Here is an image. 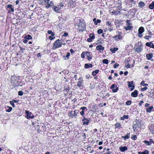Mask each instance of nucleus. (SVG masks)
<instances>
[{"label":"nucleus","mask_w":154,"mask_h":154,"mask_svg":"<svg viewBox=\"0 0 154 154\" xmlns=\"http://www.w3.org/2000/svg\"><path fill=\"white\" fill-rule=\"evenodd\" d=\"M143 101L142 100L139 103V105L140 106H141L142 104L143 103Z\"/></svg>","instance_id":"nucleus-64"},{"label":"nucleus","mask_w":154,"mask_h":154,"mask_svg":"<svg viewBox=\"0 0 154 154\" xmlns=\"http://www.w3.org/2000/svg\"><path fill=\"white\" fill-rule=\"evenodd\" d=\"M146 46H148L154 49V45L151 42H146Z\"/></svg>","instance_id":"nucleus-9"},{"label":"nucleus","mask_w":154,"mask_h":154,"mask_svg":"<svg viewBox=\"0 0 154 154\" xmlns=\"http://www.w3.org/2000/svg\"><path fill=\"white\" fill-rule=\"evenodd\" d=\"M115 125L116 126V128H119L121 127V125L119 123H118L116 124Z\"/></svg>","instance_id":"nucleus-34"},{"label":"nucleus","mask_w":154,"mask_h":154,"mask_svg":"<svg viewBox=\"0 0 154 154\" xmlns=\"http://www.w3.org/2000/svg\"><path fill=\"white\" fill-rule=\"evenodd\" d=\"M26 117L27 119L30 118L31 119H33L34 116L32 115V113L31 112H29V111H26Z\"/></svg>","instance_id":"nucleus-4"},{"label":"nucleus","mask_w":154,"mask_h":154,"mask_svg":"<svg viewBox=\"0 0 154 154\" xmlns=\"http://www.w3.org/2000/svg\"><path fill=\"white\" fill-rule=\"evenodd\" d=\"M125 67H127V68H129L130 66V65L128 63H127V64L125 65Z\"/></svg>","instance_id":"nucleus-55"},{"label":"nucleus","mask_w":154,"mask_h":154,"mask_svg":"<svg viewBox=\"0 0 154 154\" xmlns=\"http://www.w3.org/2000/svg\"><path fill=\"white\" fill-rule=\"evenodd\" d=\"M113 38L116 40L118 41L120 39L122 38V36L119 34L118 35H116V36H114Z\"/></svg>","instance_id":"nucleus-10"},{"label":"nucleus","mask_w":154,"mask_h":154,"mask_svg":"<svg viewBox=\"0 0 154 154\" xmlns=\"http://www.w3.org/2000/svg\"><path fill=\"white\" fill-rule=\"evenodd\" d=\"M89 36L90 38L92 39V40L94 39L95 38L93 34H90Z\"/></svg>","instance_id":"nucleus-38"},{"label":"nucleus","mask_w":154,"mask_h":154,"mask_svg":"<svg viewBox=\"0 0 154 154\" xmlns=\"http://www.w3.org/2000/svg\"><path fill=\"white\" fill-rule=\"evenodd\" d=\"M149 130L151 133L154 134V124H151L149 126Z\"/></svg>","instance_id":"nucleus-6"},{"label":"nucleus","mask_w":154,"mask_h":154,"mask_svg":"<svg viewBox=\"0 0 154 154\" xmlns=\"http://www.w3.org/2000/svg\"><path fill=\"white\" fill-rule=\"evenodd\" d=\"M79 82H78V83L77 84V86L79 87H82V81H83L82 78H80L79 79Z\"/></svg>","instance_id":"nucleus-8"},{"label":"nucleus","mask_w":154,"mask_h":154,"mask_svg":"<svg viewBox=\"0 0 154 154\" xmlns=\"http://www.w3.org/2000/svg\"><path fill=\"white\" fill-rule=\"evenodd\" d=\"M23 92L21 91H20L18 92V95L19 96H21L23 95Z\"/></svg>","instance_id":"nucleus-39"},{"label":"nucleus","mask_w":154,"mask_h":154,"mask_svg":"<svg viewBox=\"0 0 154 154\" xmlns=\"http://www.w3.org/2000/svg\"><path fill=\"white\" fill-rule=\"evenodd\" d=\"M144 31V29L143 27L141 26L138 29V33L142 34Z\"/></svg>","instance_id":"nucleus-14"},{"label":"nucleus","mask_w":154,"mask_h":154,"mask_svg":"<svg viewBox=\"0 0 154 154\" xmlns=\"http://www.w3.org/2000/svg\"><path fill=\"white\" fill-rule=\"evenodd\" d=\"M62 45V43L60 42V40L58 39L54 43L53 47L52 49L53 50H55L57 48L60 47Z\"/></svg>","instance_id":"nucleus-2"},{"label":"nucleus","mask_w":154,"mask_h":154,"mask_svg":"<svg viewBox=\"0 0 154 154\" xmlns=\"http://www.w3.org/2000/svg\"><path fill=\"white\" fill-rule=\"evenodd\" d=\"M142 48L141 46H139L138 48H136V51L137 52H141L142 50Z\"/></svg>","instance_id":"nucleus-24"},{"label":"nucleus","mask_w":154,"mask_h":154,"mask_svg":"<svg viewBox=\"0 0 154 154\" xmlns=\"http://www.w3.org/2000/svg\"><path fill=\"white\" fill-rule=\"evenodd\" d=\"M126 23H127L126 25L127 26H130V20H128L126 21Z\"/></svg>","instance_id":"nucleus-46"},{"label":"nucleus","mask_w":154,"mask_h":154,"mask_svg":"<svg viewBox=\"0 0 154 154\" xmlns=\"http://www.w3.org/2000/svg\"><path fill=\"white\" fill-rule=\"evenodd\" d=\"M85 52H83L81 54V57L82 58H84L85 57Z\"/></svg>","instance_id":"nucleus-47"},{"label":"nucleus","mask_w":154,"mask_h":154,"mask_svg":"<svg viewBox=\"0 0 154 154\" xmlns=\"http://www.w3.org/2000/svg\"><path fill=\"white\" fill-rule=\"evenodd\" d=\"M106 25L110 27H111L112 26V23L111 22H109V21H107V22L106 23Z\"/></svg>","instance_id":"nucleus-41"},{"label":"nucleus","mask_w":154,"mask_h":154,"mask_svg":"<svg viewBox=\"0 0 154 154\" xmlns=\"http://www.w3.org/2000/svg\"><path fill=\"white\" fill-rule=\"evenodd\" d=\"M117 86L115 85L114 84H112L111 87V88L112 90L114 89L115 88H117Z\"/></svg>","instance_id":"nucleus-37"},{"label":"nucleus","mask_w":154,"mask_h":154,"mask_svg":"<svg viewBox=\"0 0 154 154\" xmlns=\"http://www.w3.org/2000/svg\"><path fill=\"white\" fill-rule=\"evenodd\" d=\"M149 152L147 150H145L143 152H138V154H149Z\"/></svg>","instance_id":"nucleus-28"},{"label":"nucleus","mask_w":154,"mask_h":154,"mask_svg":"<svg viewBox=\"0 0 154 154\" xmlns=\"http://www.w3.org/2000/svg\"><path fill=\"white\" fill-rule=\"evenodd\" d=\"M140 85H143L145 87H146L148 85L147 84L145 83L144 81H142L140 83Z\"/></svg>","instance_id":"nucleus-32"},{"label":"nucleus","mask_w":154,"mask_h":154,"mask_svg":"<svg viewBox=\"0 0 154 154\" xmlns=\"http://www.w3.org/2000/svg\"><path fill=\"white\" fill-rule=\"evenodd\" d=\"M149 8L151 9L154 8V1L152 2L149 5Z\"/></svg>","instance_id":"nucleus-23"},{"label":"nucleus","mask_w":154,"mask_h":154,"mask_svg":"<svg viewBox=\"0 0 154 154\" xmlns=\"http://www.w3.org/2000/svg\"><path fill=\"white\" fill-rule=\"evenodd\" d=\"M6 111L8 112H10L12 110V107L9 106H7V107H6Z\"/></svg>","instance_id":"nucleus-27"},{"label":"nucleus","mask_w":154,"mask_h":154,"mask_svg":"<svg viewBox=\"0 0 154 154\" xmlns=\"http://www.w3.org/2000/svg\"><path fill=\"white\" fill-rule=\"evenodd\" d=\"M60 8H60H59L58 7L55 6L53 8V10L55 11V12H56L57 13H58L60 12L59 10Z\"/></svg>","instance_id":"nucleus-18"},{"label":"nucleus","mask_w":154,"mask_h":154,"mask_svg":"<svg viewBox=\"0 0 154 154\" xmlns=\"http://www.w3.org/2000/svg\"><path fill=\"white\" fill-rule=\"evenodd\" d=\"M144 143L146 144L147 145H151L150 143V141H147L146 140H145L144 141Z\"/></svg>","instance_id":"nucleus-36"},{"label":"nucleus","mask_w":154,"mask_h":154,"mask_svg":"<svg viewBox=\"0 0 154 154\" xmlns=\"http://www.w3.org/2000/svg\"><path fill=\"white\" fill-rule=\"evenodd\" d=\"M55 38V37H53L51 35V36H49V37H48V38L51 40H53L54 39V38Z\"/></svg>","instance_id":"nucleus-51"},{"label":"nucleus","mask_w":154,"mask_h":154,"mask_svg":"<svg viewBox=\"0 0 154 154\" xmlns=\"http://www.w3.org/2000/svg\"><path fill=\"white\" fill-rule=\"evenodd\" d=\"M96 49L100 51V52H102L104 49V48L101 45H98L96 47Z\"/></svg>","instance_id":"nucleus-7"},{"label":"nucleus","mask_w":154,"mask_h":154,"mask_svg":"<svg viewBox=\"0 0 154 154\" xmlns=\"http://www.w3.org/2000/svg\"><path fill=\"white\" fill-rule=\"evenodd\" d=\"M131 138L134 140H136L137 139V136L136 135H133Z\"/></svg>","instance_id":"nucleus-44"},{"label":"nucleus","mask_w":154,"mask_h":154,"mask_svg":"<svg viewBox=\"0 0 154 154\" xmlns=\"http://www.w3.org/2000/svg\"><path fill=\"white\" fill-rule=\"evenodd\" d=\"M87 59L90 61L92 59V57L91 56L90 57H87Z\"/></svg>","instance_id":"nucleus-57"},{"label":"nucleus","mask_w":154,"mask_h":154,"mask_svg":"<svg viewBox=\"0 0 154 154\" xmlns=\"http://www.w3.org/2000/svg\"><path fill=\"white\" fill-rule=\"evenodd\" d=\"M48 33L49 34H51V35L52 36H54L55 35V34L54 32H52L51 30H49L48 31Z\"/></svg>","instance_id":"nucleus-31"},{"label":"nucleus","mask_w":154,"mask_h":154,"mask_svg":"<svg viewBox=\"0 0 154 154\" xmlns=\"http://www.w3.org/2000/svg\"><path fill=\"white\" fill-rule=\"evenodd\" d=\"M137 90H135L133 92L131 93V95L133 97H136L137 96Z\"/></svg>","instance_id":"nucleus-11"},{"label":"nucleus","mask_w":154,"mask_h":154,"mask_svg":"<svg viewBox=\"0 0 154 154\" xmlns=\"http://www.w3.org/2000/svg\"><path fill=\"white\" fill-rule=\"evenodd\" d=\"M102 61H103V63H105L106 64H107L108 63V60L107 59H104Z\"/></svg>","instance_id":"nucleus-35"},{"label":"nucleus","mask_w":154,"mask_h":154,"mask_svg":"<svg viewBox=\"0 0 154 154\" xmlns=\"http://www.w3.org/2000/svg\"><path fill=\"white\" fill-rule=\"evenodd\" d=\"M70 55V54L69 52H68L66 56H65L64 57V58L65 60H67L69 58V57Z\"/></svg>","instance_id":"nucleus-25"},{"label":"nucleus","mask_w":154,"mask_h":154,"mask_svg":"<svg viewBox=\"0 0 154 154\" xmlns=\"http://www.w3.org/2000/svg\"><path fill=\"white\" fill-rule=\"evenodd\" d=\"M68 35V34L67 32H65L64 33V34L63 35V36H66Z\"/></svg>","instance_id":"nucleus-54"},{"label":"nucleus","mask_w":154,"mask_h":154,"mask_svg":"<svg viewBox=\"0 0 154 154\" xmlns=\"http://www.w3.org/2000/svg\"><path fill=\"white\" fill-rule=\"evenodd\" d=\"M133 28V26L131 25L128 26H127L125 27L124 29L126 30H130Z\"/></svg>","instance_id":"nucleus-17"},{"label":"nucleus","mask_w":154,"mask_h":154,"mask_svg":"<svg viewBox=\"0 0 154 154\" xmlns=\"http://www.w3.org/2000/svg\"><path fill=\"white\" fill-rule=\"evenodd\" d=\"M120 150L122 152H124L128 149V148L126 146H123V147H119Z\"/></svg>","instance_id":"nucleus-12"},{"label":"nucleus","mask_w":154,"mask_h":154,"mask_svg":"<svg viewBox=\"0 0 154 154\" xmlns=\"http://www.w3.org/2000/svg\"><path fill=\"white\" fill-rule=\"evenodd\" d=\"M149 37H151V36H149V35H145L144 37V38L145 39H149Z\"/></svg>","instance_id":"nucleus-50"},{"label":"nucleus","mask_w":154,"mask_h":154,"mask_svg":"<svg viewBox=\"0 0 154 154\" xmlns=\"http://www.w3.org/2000/svg\"><path fill=\"white\" fill-rule=\"evenodd\" d=\"M10 103L11 104L13 107H15V106L14 104V103L11 101H10Z\"/></svg>","instance_id":"nucleus-53"},{"label":"nucleus","mask_w":154,"mask_h":154,"mask_svg":"<svg viewBox=\"0 0 154 154\" xmlns=\"http://www.w3.org/2000/svg\"><path fill=\"white\" fill-rule=\"evenodd\" d=\"M24 38L27 39L28 40H29L30 39L32 38V37L31 36L29 35H26L24 37Z\"/></svg>","instance_id":"nucleus-33"},{"label":"nucleus","mask_w":154,"mask_h":154,"mask_svg":"<svg viewBox=\"0 0 154 154\" xmlns=\"http://www.w3.org/2000/svg\"><path fill=\"white\" fill-rule=\"evenodd\" d=\"M48 5H49L50 6H52L54 5V3L52 1H51L50 2V3L49 2L48 4Z\"/></svg>","instance_id":"nucleus-42"},{"label":"nucleus","mask_w":154,"mask_h":154,"mask_svg":"<svg viewBox=\"0 0 154 154\" xmlns=\"http://www.w3.org/2000/svg\"><path fill=\"white\" fill-rule=\"evenodd\" d=\"M87 41L88 42H90L92 41V39H91L90 38H87Z\"/></svg>","instance_id":"nucleus-62"},{"label":"nucleus","mask_w":154,"mask_h":154,"mask_svg":"<svg viewBox=\"0 0 154 154\" xmlns=\"http://www.w3.org/2000/svg\"><path fill=\"white\" fill-rule=\"evenodd\" d=\"M82 121L84 122H83V125H88L90 121V119H87L85 117H84L82 119Z\"/></svg>","instance_id":"nucleus-5"},{"label":"nucleus","mask_w":154,"mask_h":154,"mask_svg":"<svg viewBox=\"0 0 154 154\" xmlns=\"http://www.w3.org/2000/svg\"><path fill=\"white\" fill-rule=\"evenodd\" d=\"M80 114L82 116H84V111H82L80 112Z\"/></svg>","instance_id":"nucleus-59"},{"label":"nucleus","mask_w":154,"mask_h":154,"mask_svg":"<svg viewBox=\"0 0 154 154\" xmlns=\"http://www.w3.org/2000/svg\"><path fill=\"white\" fill-rule=\"evenodd\" d=\"M118 49L117 48H110V50L113 53H115L116 51H117Z\"/></svg>","instance_id":"nucleus-19"},{"label":"nucleus","mask_w":154,"mask_h":154,"mask_svg":"<svg viewBox=\"0 0 154 154\" xmlns=\"http://www.w3.org/2000/svg\"><path fill=\"white\" fill-rule=\"evenodd\" d=\"M50 0H41V2L42 3V4L43 5L44 3H46L48 5L49 3L48 1Z\"/></svg>","instance_id":"nucleus-22"},{"label":"nucleus","mask_w":154,"mask_h":154,"mask_svg":"<svg viewBox=\"0 0 154 154\" xmlns=\"http://www.w3.org/2000/svg\"><path fill=\"white\" fill-rule=\"evenodd\" d=\"M145 5V4L144 2L141 1L138 4V7L139 8H143V7Z\"/></svg>","instance_id":"nucleus-15"},{"label":"nucleus","mask_w":154,"mask_h":154,"mask_svg":"<svg viewBox=\"0 0 154 154\" xmlns=\"http://www.w3.org/2000/svg\"><path fill=\"white\" fill-rule=\"evenodd\" d=\"M133 129H134V131H135V130H137V125H134L133 127Z\"/></svg>","instance_id":"nucleus-45"},{"label":"nucleus","mask_w":154,"mask_h":154,"mask_svg":"<svg viewBox=\"0 0 154 154\" xmlns=\"http://www.w3.org/2000/svg\"><path fill=\"white\" fill-rule=\"evenodd\" d=\"M85 24L83 21H80L79 24L75 26V28L79 31H83L85 30Z\"/></svg>","instance_id":"nucleus-1"},{"label":"nucleus","mask_w":154,"mask_h":154,"mask_svg":"<svg viewBox=\"0 0 154 154\" xmlns=\"http://www.w3.org/2000/svg\"><path fill=\"white\" fill-rule=\"evenodd\" d=\"M122 137L124 139V140H125L126 139H128L130 137V134H127L126 136H122Z\"/></svg>","instance_id":"nucleus-29"},{"label":"nucleus","mask_w":154,"mask_h":154,"mask_svg":"<svg viewBox=\"0 0 154 154\" xmlns=\"http://www.w3.org/2000/svg\"><path fill=\"white\" fill-rule=\"evenodd\" d=\"M12 5H7V8L10 9L11 11L12 12H14V8L12 7Z\"/></svg>","instance_id":"nucleus-21"},{"label":"nucleus","mask_w":154,"mask_h":154,"mask_svg":"<svg viewBox=\"0 0 154 154\" xmlns=\"http://www.w3.org/2000/svg\"><path fill=\"white\" fill-rule=\"evenodd\" d=\"M79 112V110H75L74 111V114H72V111L69 113V116L72 118L75 117Z\"/></svg>","instance_id":"nucleus-3"},{"label":"nucleus","mask_w":154,"mask_h":154,"mask_svg":"<svg viewBox=\"0 0 154 154\" xmlns=\"http://www.w3.org/2000/svg\"><path fill=\"white\" fill-rule=\"evenodd\" d=\"M103 30L102 29H99L97 30V33L100 34L103 32Z\"/></svg>","instance_id":"nucleus-48"},{"label":"nucleus","mask_w":154,"mask_h":154,"mask_svg":"<svg viewBox=\"0 0 154 154\" xmlns=\"http://www.w3.org/2000/svg\"><path fill=\"white\" fill-rule=\"evenodd\" d=\"M147 89H148V88L146 87H144L143 88H141V91H144L146 90Z\"/></svg>","instance_id":"nucleus-49"},{"label":"nucleus","mask_w":154,"mask_h":154,"mask_svg":"<svg viewBox=\"0 0 154 154\" xmlns=\"http://www.w3.org/2000/svg\"><path fill=\"white\" fill-rule=\"evenodd\" d=\"M85 69H88V68H91L93 67V65L91 64L86 63L85 64Z\"/></svg>","instance_id":"nucleus-16"},{"label":"nucleus","mask_w":154,"mask_h":154,"mask_svg":"<svg viewBox=\"0 0 154 154\" xmlns=\"http://www.w3.org/2000/svg\"><path fill=\"white\" fill-rule=\"evenodd\" d=\"M128 88H131L132 87V85L133 84L134 82L133 81L131 82H128Z\"/></svg>","instance_id":"nucleus-30"},{"label":"nucleus","mask_w":154,"mask_h":154,"mask_svg":"<svg viewBox=\"0 0 154 154\" xmlns=\"http://www.w3.org/2000/svg\"><path fill=\"white\" fill-rule=\"evenodd\" d=\"M146 57L148 60H150L153 57V54L152 53L147 54L146 55Z\"/></svg>","instance_id":"nucleus-13"},{"label":"nucleus","mask_w":154,"mask_h":154,"mask_svg":"<svg viewBox=\"0 0 154 154\" xmlns=\"http://www.w3.org/2000/svg\"><path fill=\"white\" fill-rule=\"evenodd\" d=\"M128 118V115H124L123 117L121 118V120H123L125 119H127Z\"/></svg>","instance_id":"nucleus-26"},{"label":"nucleus","mask_w":154,"mask_h":154,"mask_svg":"<svg viewBox=\"0 0 154 154\" xmlns=\"http://www.w3.org/2000/svg\"><path fill=\"white\" fill-rule=\"evenodd\" d=\"M131 100H128L126 102V104L127 105H130L131 104Z\"/></svg>","instance_id":"nucleus-40"},{"label":"nucleus","mask_w":154,"mask_h":154,"mask_svg":"<svg viewBox=\"0 0 154 154\" xmlns=\"http://www.w3.org/2000/svg\"><path fill=\"white\" fill-rule=\"evenodd\" d=\"M149 141L150 143V144H151L152 143L154 144V141L152 139H150Z\"/></svg>","instance_id":"nucleus-60"},{"label":"nucleus","mask_w":154,"mask_h":154,"mask_svg":"<svg viewBox=\"0 0 154 154\" xmlns=\"http://www.w3.org/2000/svg\"><path fill=\"white\" fill-rule=\"evenodd\" d=\"M153 106H151L149 107L146 109V111L147 112H150L152 111V110L153 109Z\"/></svg>","instance_id":"nucleus-20"},{"label":"nucleus","mask_w":154,"mask_h":154,"mask_svg":"<svg viewBox=\"0 0 154 154\" xmlns=\"http://www.w3.org/2000/svg\"><path fill=\"white\" fill-rule=\"evenodd\" d=\"M80 109L82 110V111H84V110L87 109V108L85 107H81Z\"/></svg>","instance_id":"nucleus-56"},{"label":"nucleus","mask_w":154,"mask_h":154,"mask_svg":"<svg viewBox=\"0 0 154 154\" xmlns=\"http://www.w3.org/2000/svg\"><path fill=\"white\" fill-rule=\"evenodd\" d=\"M118 90V88H116V89H113V90H112V91L113 92H116Z\"/></svg>","instance_id":"nucleus-52"},{"label":"nucleus","mask_w":154,"mask_h":154,"mask_svg":"<svg viewBox=\"0 0 154 154\" xmlns=\"http://www.w3.org/2000/svg\"><path fill=\"white\" fill-rule=\"evenodd\" d=\"M119 66V64H117L116 63L114 66L113 67L115 68H116L117 67H118Z\"/></svg>","instance_id":"nucleus-58"},{"label":"nucleus","mask_w":154,"mask_h":154,"mask_svg":"<svg viewBox=\"0 0 154 154\" xmlns=\"http://www.w3.org/2000/svg\"><path fill=\"white\" fill-rule=\"evenodd\" d=\"M85 56H87V57H90L91 56L90 55V53L88 52H85Z\"/></svg>","instance_id":"nucleus-43"},{"label":"nucleus","mask_w":154,"mask_h":154,"mask_svg":"<svg viewBox=\"0 0 154 154\" xmlns=\"http://www.w3.org/2000/svg\"><path fill=\"white\" fill-rule=\"evenodd\" d=\"M153 94H153L152 93H150V94L149 96L152 98H154V96H153Z\"/></svg>","instance_id":"nucleus-61"},{"label":"nucleus","mask_w":154,"mask_h":154,"mask_svg":"<svg viewBox=\"0 0 154 154\" xmlns=\"http://www.w3.org/2000/svg\"><path fill=\"white\" fill-rule=\"evenodd\" d=\"M28 40L27 39H26L23 41V42L25 43H26L28 42Z\"/></svg>","instance_id":"nucleus-63"}]
</instances>
